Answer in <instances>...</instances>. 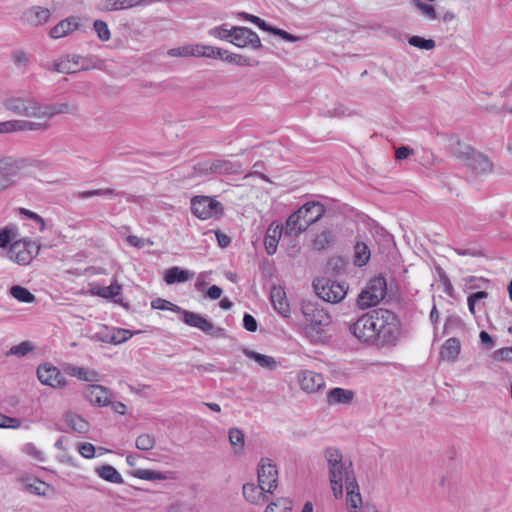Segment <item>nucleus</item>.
Returning <instances> with one entry per match:
<instances>
[{
	"label": "nucleus",
	"mask_w": 512,
	"mask_h": 512,
	"mask_svg": "<svg viewBox=\"0 0 512 512\" xmlns=\"http://www.w3.org/2000/svg\"><path fill=\"white\" fill-rule=\"evenodd\" d=\"M325 458L328 464L331 490L335 498H340L343 495V486L347 487L349 482L356 481L352 464L345 461L342 453L336 448H327Z\"/></svg>",
	"instance_id": "2"
},
{
	"label": "nucleus",
	"mask_w": 512,
	"mask_h": 512,
	"mask_svg": "<svg viewBox=\"0 0 512 512\" xmlns=\"http://www.w3.org/2000/svg\"><path fill=\"white\" fill-rule=\"evenodd\" d=\"M11 59L18 69L26 70L30 65L31 56L26 51L17 49L12 52Z\"/></svg>",
	"instance_id": "50"
},
{
	"label": "nucleus",
	"mask_w": 512,
	"mask_h": 512,
	"mask_svg": "<svg viewBox=\"0 0 512 512\" xmlns=\"http://www.w3.org/2000/svg\"><path fill=\"white\" fill-rule=\"evenodd\" d=\"M132 337V332L127 329H115L110 336V343L122 344Z\"/></svg>",
	"instance_id": "57"
},
{
	"label": "nucleus",
	"mask_w": 512,
	"mask_h": 512,
	"mask_svg": "<svg viewBox=\"0 0 512 512\" xmlns=\"http://www.w3.org/2000/svg\"><path fill=\"white\" fill-rule=\"evenodd\" d=\"M20 213L26 216L27 218L31 219L32 221L38 223L40 231H43L45 229V221L40 215L25 208H20Z\"/></svg>",
	"instance_id": "62"
},
{
	"label": "nucleus",
	"mask_w": 512,
	"mask_h": 512,
	"mask_svg": "<svg viewBox=\"0 0 512 512\" xmlns=\"http://www.w3.org/2000/svg\"><path fill=\"white\" fill-rule=\"evenodd\" d=\"M181 314L183 322L188 326L197 328L215 337L223 335L224 330L222 328L215 327L212 322L202 317L200 314L187 310H183Z\"/></svg>",
	"instance_id": "12"
},
{
	"label": "nucleus",
	"mask_w": 512,
	"mask_h": 512,
	"mask_svg": "<svg viewBox=\"0 0 512 512\" xmlns=\"http://www.w3.org/2000/svg\"><path fill=\"white\" fill-rule=\"evenodd\" d=\"M387 294L386 280L381 277L371 279L359 293L356 304L364 310L378 305Z\"/></svg>",
	"instance_id": "6"
},
{
	"label": "nucleus",
	"mask_w": 512,
	"mask_h": 512,
	"mask_svg": "<svg viewBox=\"0 0 512 512\" xmlns=\"http://www.w3.org/2000/svg\"><path fill=\"white\" fill-rule=\"evenodd\" d=\"M349 332L362 343L380 349L391 348L397 345L402 326L394 312L375 309L362 314L351 323Z\"/></svg>",
	"instance_id": "1"
},
{
	"label": "nucleus",
	"mask_w": 512,
	"mask_h": 512,
	"mask_svg": "<svg viewBox=\"0 0 512 512\" xmlns=\"http://www.w3.org/2000/svg\"><path fill=\"white\" fill-rule=\"evenodd\" d=\"M131 475L135 478L147 481L168 480L174 478L172 472H160L150 469H135L131 472Z\"/></svg>",
	"instance_id": "36"
},
{
	"label": "nucleus",
	"mask_w": 512,
	"mask_h": 512,
	"mask_svg": "<svg viewBox=\"0 0 512 512\" xmlns=\"http://www.w3.org/2000/svg\"><path fill=\"white\" fill-rule=\"evenodd\" d=\"M411 46L417 47L423 50H432L435 47V41L432 39H424L420 36H412L409 39Z\"/></svg>",
	"instance_id": "56"
},
{
	"label": "nucleus",
	"mask_w": 512,
	"mask_h": 512,
	"mask_svg": "<svg viewBox=\"0 0 512 512\" xmlns=\"http://www.w3.org/2000/svg\"><path fill=\"white\" fill-rule=\"evenodd\" d=\"M46 123L35 124L25 120H8L0 122V135L20 132L22 130H45Z\"/></svg>",
	"instance_id": "19"
},
{
	"label": "nucleus",
	"mask_w": 512,
	"mask_h": 512,
	"mask_svg": "<svg viewBox=\"0 0 512 512\" xmlns=\"http://www.w3.org/2000/svg\"><path fill=\"white\" fill-rule=\"evenodd\" d=\"M326 326H315L313 325H305L304 327V335L309 339L312 343H322L326 339V335L324 332V328Z\"/></svg>",
	"instance_id": "47"
},
{
	"label": "nucleus",
	"mask_w": 512,
	"mask_h": 512,
	"mask_svg": "<svg viewBox=\"0 0 512 512\" xmlns=\"http://www.w3.org/2000/svg\"><path fill=\"white\" fill-rule=\"evenodd\" d=\"M298 383L306 393H316L325 387V380L322 374L312 370H301L297 375Z\"/></svg>",
	"instance_id": "17"
},
{
	"label": "nucleus",
	"mask_w": 512,
	"mask_h": 512,
	"mask_svg": "<svg viewBox=\"0 0 512 512\" xmlns=\"http://www.w3.org/2000/svg\"><path fill=\"white\" fill-rule=\"evenodd\" d=\"M22 422L18 418H13L0 413V428L18 429Z\"/></svg>",
	"instance_id": "59"
},
{
	"label": "nucleus",
	"mask_w": 512,
	"mask_h": 512,
	"mask_svg": "<svg viewBox=\"0 0 512 512\" xmlns=\"http://www.w3.org/2000/svg\"><path fill=\"white\" fill-rule=\"evenodd\" d=\"M334 241V234L330 230H324L316 235L313 245L317 250H325L332 245Z\"/></svg>",
	"instance_id": "48"
},
{
	"label": "nucleus",
	"mask_w": 512,
	"mask_h": 512,
	"mask_svg": "<svg viewBox=\"0 0 512 512\" xmlns=\"http://www.w3.org/2000/svg\"><path fill=\"white\" fill-rule=\"evenodd\" d=\"M282 233L283 226L281 224L272 222L269 225L264 240V245L267 254L273 255L276 252Z\"/></svg>",
	"instance_id": "25"
},
{
	"label": "nucleus",
	"mask_w": 512,
	"mask_h": 512,
	"mask_svg": "<svg viewBox=\"0 0 512 512\" xmlns=\"http://www.w3.org/2000/svg\"><path fill=\"white\" fill-rule=\"evenodd\" d=\"M70 375L86 382L100 381V374L93 370L84 367L73 366L70 368Z\"/></svg>",
	"instance_id": "40"
},
{
	"label": "nucleus",
	"mask_w": 512,
	"mask_h": 512,
	"mask_svg": "<svg viewBox=\"0 0 512 512\" xmlns=\"http://www.w3.org/2000/svg\"><path fill=\"white\" fill-rule=\"evenodd\" d=\"M77 450L84 458L91 459L95 456L96 448L91 443L83 442L78 444Z\"/></svg>",
	"instance_id": "60"
},
{
	"label": "nucleus",
	"mask_w": 512,
	"mask_h": 512,
	"mask_svg": "<svg viewBox=\"0 0 512 512\" xmlns=\"http://www.w3.org/2000/svg\"><path fill=\"white\" fill-rule=\"evenodd\" d=\"M324 212V206L320 203L311 202L304 204L288 217L284 230L285 235H300L310 225L317 222Z\"/></svg>",
	"instance_id": "3"
},
{
	"label": "nucleus",
	"mask_w": 512,
	"mask_h": 512,
	"mask_svg": "<svg viewBox=\"0 0 512 512\" xmlns=\"http://www.w3.org/2000/svg\"><path fill=\"white\" fill-rule=\"evenodd\" d=\"M191 211L201 220L220 219L224 214V206L213 197L198 195L191 199Z\"/></svg>",
	"instance_id": "7"
},
{
	"label": "nucleus",
	"mask_w": 512,
	"mask_h": 512,
	"mask_svg": "<svg viewBox=\"0 0 512 512\" xmlns=\"http://www.w3.org/2000/svg\"><path fill=\"white\" fill-rule=\"evenodd\" d=\"M412 4L426 19L431 21L438 19V14L433 5L425 3L422 0H412Z\"/></svg>",
	"instance_id": "49"
},
{
	"label": "nucleus",
	"mask_w": 512,
	"mask_h": 512,
	"mask_svg": "<svg viewBox=\"0 0 512 512\" xmlns=\"http://www.w3.org/2000/svg\"><path fill=\"white\" fill-rule=\"evenodd\" d=\"M115 190L111 188L106 189H96V190H90V191H84L79 193V197L82 199L90 198L93 196H107V195H114Z\"/></svg>",
	"instance_id": "61"
},
{
	"label": "nucleus",
	"mask_w": 512,
	"mask_h": 512,
	"mask_svg": "<svg viewBox=\"0 0 512 512\" xmlns=\"http://www.w3.org/2000/svg\"><path fill=\"white\" fill-rule=\"evenodd\" d=\"M80 28L77 17H68L58 22L50 29L49 36L53 39L66 37Z\"/></svg>",
	"instance_id": "21"
},
{
	"label": "nucleus",
	"mask_w": 512,
	"mask_h": 512,
	"mask_svg": "<svg viewBox=\"0 0 512 512\" xmlns=\"http://www.w3.org/2000/svg\"><path fill=\"white\" fill-rule=\"evenodd\" d=\"M135 445L139 450L150 451L155 447L156 439L152 434L142 433L136 438Z\"/></svg>",
	"instance_id": "51"
},
{
	"label": "nucleus",
	"mask_w": 512,
	"mask_h": 512,
	"mask_svg": "<svg viewBox=\"0 0 512 512\" xmlns=\"http://www.w3.org/2000/svg\"><path fill=\"white\" fill-rule=\"evenodd\" d=\"M93 27L101 41L106 42L110 39L111 33L106 22L102 20H96L93 24Z\"/></svg>",
	"instance_id": "55"
},
{
	"label": "nucleus",
	"mask_w": 512,
	"mask_h": 512,
	"mask_svg": "<svg viewBox=\"0 0 512 512\" xmlns=\"http://www.w3.org/2000/svg\"><path fill=\"white\" fill-rule=\"evenodd\" d=\"M84 398L92 405L105 407L111 403V391L98 384H90L83 389Z\"/></svg>",
	"instance_id": "16"
},
{
	"label": "nucleus",
	"mask_w": 512,
	"mask_h": 512,
	"mask_svg": "<svg viewBox=\"0 0 512 512\" xmlns=\"http://www.w3.org/2000/svg\"><path fill=\"white\" fill-rule=\"evenodd\" d=\"M209 35L219 40L231 42L232 27L227 28L225 25L214 27L209 30Z\"/></svg>",
	"instance_id": "53"
},
{
	"label": "nucleus",
	"mask_w": 512,
	"mask_h": 512,
	"mask_svg": "<svg viewBox=\"0 0 512 512\" xmlns=\"http://www.w3.org/2000/svg\"><path fill=\"white\" fill-rule=\"evenodd\" d=\"M51 16V12L47 8L34 6L27 9L23 15L22 20L32 26H40L45 24Z\"/></svg>",
	"instance_id": "24"
},
{
	"label": "nucleus",
	"mask_w": 512,
	"mask_h": 512,
	"mask_svg": "<svg viewBox=\"0 0 512 512\" xmlns=\"http://www.w3.org/2000/svg\"><path fill=\"white\" fill-rule=\"evenodd\" d=\"M370 256V249L364 242H357L354 245L353 262L356 266L362 267L366 265Z\"/></svg>",
	"instance_id": "42"
},
{
	"label": "nucleus",
	"mask_w": 512,
	"mask_h": 512,
	"mask_svg": "<svg viewBox=\"0 0 512 512\" xmlns=\"http://www.w3.org/2000/svg\"><path fill=\"white\" fill-rule=\"evenodd\" d=\"M32 350H33V345L30 342H28V341H24V342H21L18 345L12 346L10 348L8 354L9 355H15L17 357H24L25 355H27Z\"/></svg>",
	"instance_id": "58"
},
{
	"label": "nucleus",
	"mask_w": 512,
	"mask_h": 512,
	"mask_svg": "<svg viewBox=\"0 0 512 512\" xmlns=\"http://www.w3.org/2000/svg\"><path fill=\"white\" fill-rule=\"evenodd\" d=\"M250 22H252L255 25H257L263 31L270 32L273 35L278 36V37L282 38L285 41L297 42V41L301 40V37H299V36L292 35V34L286 32V31H284L282 29H279V28L271 27L264 20H262L261 18H259L257 16L253 15L250 18Z\"/></svg>",
	"instance_id": "29"
},
{
	"label": "nucleus",
	"mask_w": 512,
	"mask_h": 512,
	"mask_svg": "<svg viewBox=\"0 0 512 512\" xmlns=\"http://www.w3.org/2000/svg\"><path fill=\"white\" fill-rule=\"evenodd\" d=\"M23 451L38 461H43L44 459L43 453L33 444H26L23 448Z\"/></svg>",
	"instance_id": "64"
},
{
	"label": "nucleus",
	"mask_w": 512,
	"mask_h": 512,
	"mask_svg": "<svg viewBox=\"0 0 512 512\" xmlns=\"http://www.w3.org/2000/svg\"><path fill=\"white\" fill-rule=\"evenodd\" d=\"M477 174L487 175L494 171L493 162L483 153L476 152L468 165Z\"/></svg>",
	"instance_id": "27"
},
{
	"label": "nucleus",
	"mask_w": 512,
	"mask_h": 512,
	"mask_svg": "<svg viewBox=\"0 0 512 512\" xmlns=\"http://www.w3.org/2000/svg\"><path fill=\"white\" fill-rule=\"evenodd\" d=\"M264 512H292V500L288 497L276 498L267 505Z\"/></svg>",
	"instance_id": "45"
},
{
	"label": "nucleus",
	"mask_w": 512,
	"mask_h": 512,
	"mask_svg": "<svg viewBox=\"0 0 512 512\" xmlns=\"http://www.w3.org/2000/svg\"><path fill=\"white\" fill-rule=\"evenodd\" d=\"M277 481L278 471L276 466L270 459H261L258 469V483L262 487V490H267L269 494H272L277 487Z\"/></svg>",
	"instance_id": "11"
},
{
	"label": "nucleus",
	"mask_w": 512,
	"mask_h": 512,
	"mask_svg": "<svg viewBox=\"0 0 512 512\" xmlns=\"http://www.w3.org/2000/svg\"><path fill=\"white\" fill-rule=\"evenodd\" d=\"M353 112L343 103H335L332 107L328 108L323 116L326 118H346L351 117Z\"/></svg>",
	"instance_id": "46"
},
{
	"label": "nucleus",
	"mask_w": 512,
	"mask_h": 512,
	"mask_svg": "<svg viewBox=\"0 0 512 512\" xmlns=\"http://www.w3.org/2000/svg\"><path fill=\"white\" fill-rule=\"evenodd\" d=\"M477 151L467 143L457 140L452 146L455 158L468 166Z\"/></svg>",
	"instance_id": "33"
},
{
	"label": "nucleus",
	"mask_w": 512,
	"mask_h": 512,
	"mask_svg": "<svg viewBox=\"0 0 512 512\" xmlns=\"http://www.w3.org/2000/svg\"><path fill=\"white\" fill-rule=\"evenodd\" d=\"M19 230L16 225L9 224L0 228V248L8 249L9 245L18 238Z\"/></svg>",
	"instance_id": "43"
},
{
	"label": "nucleus",
	"mask_w": 512,
	"mask_h": 512,
	"mask_svg": "<svg viewBox=\"0 0 512 512\" xmlns=\"http://www.w3.org/2000/svg\"><path fill=\"white\" fill-rule=\"evenodd\" d=\"M37 377L43 385L52 388H63L67 384L66 378L58 368L50 364H43L37 368Z\"/></svg>",
	"instance_id": "15"
},
{
	"label": "nucleus",
	"mask_w": 512,
	"mask_h": 512,
	"mask_svg": "<svg viewBox=\"0 0 512 512\" xmlns=\"http://www.w3.org/2000/svg\"><path fill=\"white\" fill-rule=\"evenodd\" d=\"M136 7L135 0H101L98 9L105 12L125 10Z\"/></svg>",
	"instance_id": "38"
},
{
	"label": "nucleus",
	"mask_w": 512,
	"mask_h": 512,
	"mask_svg": "<svg viewBox=\"0 0 512 512\" xmlns=\"http://www.w3.org/2000/svg\"><path fill=\"white\" fill-rule=\"evenodd\" d=\"M89 68V59L76 54L60 56L52 63V70L62 74H72Z\"/></svg>",
	"instance_id": "9"
},
{
	"label": "nucleus",
	"mask_w": 512,
	"mask_h": 512,
	"mask_svg": "<svg viewBox=\"0 0 512 512\" xmlns=\"http://www.w3.org/2000/svg\"><path fill=\"white\" fill-rule=\"evenodd\" d=\"M193 277H194L193 272L186 270V269H182L177 266H174V267H171L168 270H166L165 275H164V281L168 285H172V284H176V283L187 282V281L191 280Z\"/></svg>",
	"instance_id": "31"
},
{
	"label": "nucleus",
	"mask_w": 512,
	"mask_h": 512,
	"mask_svg": "<svg viewBox=\"0 0 512 512\" xmlns=\"http://www.w3.org/2000/svg\"><path fill=\"white\" fill-rule=\"evenodd\" d=\"M243 353L254 360L263 369L274 371L278 367V362L272 356L261 354L250 349H244Z\"/></svg>",
	"instance_id": "35"
},
{
	"label": "nucleus",
	"mask_w": 512,
	"mask_h": 512,
	"mask_svg": "<svg viewBox=\"0 0 512 512\" xmlns=\"http://www.w3.org/2000/svg\"><path fill=\"white\" fill-rule=\"evenodd\" d=\"M354 392L344 388H333L327 394V403L329 405L343 404L347 405L352 402Z\"/></svg>",
	"instance_id": "34"
},
{
	"label": "nucleus",
	"mask_w": 512,
	"mask_h": 512,
	"mask_svg": "<svg viewBox=\"0 0 512 512\" xmlns=\"http://www.w3.org/2000/svg\"><path fill=\"white\" fill-rule=\"evenodd\" d=\"M228 441L234 456L243 455L245 449V434L240 428L232 427L228 430Z\"/></svg>",
	"instance_id": "28"
},
{
	"label": "nucleus",
	"mask_w": 512,
	"mask_h": 512,
	"mask_svg": "<svg viewBox=\"0 0 512 512\" xmlns=\"http://www.w3.org/2000/svg\"><path fill=\"white\" fill-rule=\"evenodd\" d=\"M151 306L153 309L171 310L176 313H182V311H183L179 306L173 304L172 302H170L168 300L162 299V298H157V299L153 300L151 302Z\"/></svg>",
	"instance_id": "54"
},
{
	"label": "nucleus",
	"mask_w": 512,
	"mask_h": 512,
	"mask_svg": "<svg viewBox=\"0 0 512 512\" xmlns=\"http://www.w3.org/2000/svg\"><path fill=\"white\" fill-rule=\"evenodd\" d=\"M316 294L329 303H338L343 300L347 294L348 286L346 283H340L328 279H316L313 282Z\"/></svg>",
	"instance_id": "8"
},
{
	"label": "nucleus",
	"mask_w": 512,
	"mask_h": 512,
	"mask_svg": "<svg viewBox=\"0 0 512 512\" xmlns=\"http://www.w3.org/2000/svg\"><path fill=\"white\" fill-rule=\"evenodd\" d=\"M239 48L250 47L252 49H260L262 47L261 40L257 33L246 27L233 26L231 42Z\"/></svg>",
	"instance_id": "13"
},
{
	"label": "nucleus",
	"mask_w": 512,
	"mask_h": 512,
	"mask_svg": "<svg viewBox=\"0 0 512 512\" xmlns=\"http://www.w3.org/2000/svg\"><path fill=\"white\" fill-rule=\"evenodd\" d=\"M207 170L220 175L239 174L242 171V165L228 159H217L209 164Z\"/></svg>",
	"instance_id": "22"
},
{
	"label": "nucleus",
	"mask_w": 512,
	"mask_h": 512,
	"mask_svg": "<svg viewBox=\"0 0 512 512\" xmlns=\"http://www.w3.org/2000/svg\"><path fill=\"white\" fill-rule=\"evenodd\" d=\"M203 52L202 57L209 58H224V54H226V50L212 46H204Z\"/></svg>",
	"instance_id": "63"
},
{
	"label": "nucleus",
	"mask_w": 512,
	"mask_h": 512,
	"mask_svg": "<svg viewBox=\"0 0 512 512\" xmlns=\"http://www.w3.org/2000/svg\"><path fill=\"white\" fill-rule=\"evenodd\" d=\"M78 112V106L75 103L71 102H62L55 104H44L42 106V118L40 122H34L35 124L46 123L48 125L47 129L39 130L40 132H45L50 129L49 120L56 115L60 114H70L75 115Z\"/></svg>",
	"instance_id": "14"
},
{
	"label": "nucleus",
	"mask_w": 512,
	"mask_h": 512,
	"mask_svg": "<svg viewBox=\"0 0 512 512\" xmlns=\"http://www.w3.org/2000/svg\"><path fill=\"white\" fill-rule=\"evenodd\" d=\"M22 168V162L13 157H0V194L15 185V176Z\"/></svg>",
	"instance_id": "10"
},
{
	"label": "nucleus",
	"mask_w": 512,
	"mask_h": 512,
	"mask_svg": "<svg viewBox=\"0 0 512 512\" xmlns=\"http://www.w3.org/2000/svg\"><path fill=\"white\" fill-rule=\"evenodd\" d=\"M63 420L65 424L70 428L71 431L79 433V434H86L89 432L90 424L89 422L84 419L81 415L72 412L67 411L63 415Z\"/></svg>",
	"instance_id": "26"
},
{
	"label": "nucleus",
	"mask_w": 512,
	"mask_h": 512,
	"mask_svg": "<svg viewBox=\"0 0 512 512\" xmlns=\"http://www.w3.org/2000/svg\"><path fill=\"white\" fill-rule=\"evenodd\" d=\"M121 285L117 282L111 283L109 286H96L93 287L90 292L92 295H96L102 298H114L121 294Z\"/></svg>",
	"instance_id": "41"
},
{
	"label": "nucleus",
	"mask_w": 512,
	"mask_h": 512,
	"mask_svg": "<svg viewBox=\"0 0 512 512\" xmlns=\"http://www.w3.org/2000/svg\"><path fill=\"white\" fill-rule=\"evenodd\" d=\"M41 245L30 238L14 239L9 245L6 255L7 258L20 266L29 265L39 254Z\"/></svg>",
	"instance_id": "5"
},
{
	"label": "nucleus",
	"mask_w": 512,
	"mask_h": 512,
	"mask_svg": "<svg viewBox=\"0 0 512 512\" xmlns=\"http://www.w3.org/2000/svg\"><path fill=\"white\" fill-rule=\"evenodd\" d=\"M24 488L30 493L46 496L50 490V485L34 478H26L22 480Z\"/></svg>",
	"instance_id": "39"
},
{
	"label": "nucleus",
	"mask_w": 512,
	"mask_h": 512,
	"mask_svg": "<svg viewBox=\"0 0 512 512\" xmlns=\"http://www.w3.org/2000/svg\"><path fill=\"white\" fill-rule=\"evenodd\" d=\"M270 300L274 309L282 316H290V305L283 287L274 285L270 291Z\"/></svg>",
	"instance_id": "20"
},
{
	"label": "nucleus",
	"mask_w": 512,
	"mask_h": 512,
	"mask_svg": "<svg viewBox=\"0 0 512 512\" xmlns=\"http://www.w3.org/2000/svg\"><path fill=\"white\" fill-rule=\"evenodd\" d=\"M346 488V502L349 512H359L362 506V497L357 482H349Z\"/></svg>",
	"instance_id": "30"
},
{
	"label": "nucleus",
	"mask_w": 512,
	"mask_h": 512,
	"mask_svg": "<svg viewBox=\"0 0 512 512\" xmlns=\"http://www.w3.org/2000/svg\"><path fill=\"white\" fill-rule=\"evenodd\" d=\"M267 490H262V487L259 485H255L254 483H245L242 486V495L244 499L253 505H262L264 502L268 500Z\"/></svg>",
	"instance_id": "23"
},
{
	"label": "nucleus",
	"mask_w": 512,
	"mask_h": 512,
	"mask_svg": "<svg viewBox=\"0 0 512 512\" xmlns=\"http://www.w3.org/2000/svg\"><path fill=\"white\" fill-rule=\"evenodd\" d=\"M42 106L43 103L34 97L26 95H11L3 101V107L7 111L18 116L39 120L42 118Z\"/></svg>",
	"instance_id": "4"
},
{
	"label": "nucleus",
	"mask_w": 512,
	"mask_h": 512,
	"mask_svg": "<svg viewBox=\"0 0 512 512\" xmlns=\"http://www.w3.org/2000/svg\"><path fill=\"white\" fill-rule=\"evenodd\" d=\"M10 295L21 303H34L36 301V297L32 294L27 288L14 285L9 290Z\"/></svg>",
	"instance_id": "44"
},
{
	"label": "nucleus",
	"mask_w": 512,
	"mask_h": 512,
	"mask_svg": "<svg viewBox=\"0 0 512 512\" xmlns=\"http://www.w3.org/2000/svg\"><path fill=\"white\" fill-rule=\"evenodd\" d=\"M95 472L100 478L107 482L115 484H122L124 482L121 474L112 465L105 464L98 466Z\"/></svg>",
	"instance_id": "37"
},
{
	"label": "nucleus",
	"mask_w": 512,
	"mask_h": 512,
	"mask_svg": "<svg viewBox=\"0 0 512 512\" xmlns=\"http://www.w3.org/2000/svg\"><path fill=\"white\" fill-rule=\"evenodd\" d=\"M302 314L307 322V325L315 326H329L331 323L330 315L323 309L311 303H306L302 306Z\"/></svg>",
	"instance_id": "18"
},
{
	"label": "nucleus",
	"mask_w": 512,
	"mask_h": 512,
	"mask_svg": "<svg viewBox=\"0 0 512 512\" xmlns=\"http://www.w3.org/2000/svg\"><path fill=\"white\" fill-rule=\"evenodd\" d=\"M221 59L225 60L229 63H233V64L240 65V66H243V65L252 66V65L258 64L257 61L252 63L250 58L242 56L240 54L229 53L227 50H226V54H224V58H221Z\"/></svg>",
	"instance_id": "52"
},
{
	"label": "nucleus",
	"mask_w": 512,
	"mask_h": 512,
	"mask_svg": "<svg viewBox=\"0 0 512 512\" xmlns=\"http://www.w3.org/2000/svg\"><path fill=\"white\" fill-rule=\"evenodd\" d=\"M460 350V340L458 338L451 337L443 343L440 351V357L442 360L453 362L458 358Z\"/></svg>",
	"instance_id": "32"
}]
</instances>
